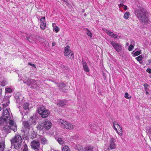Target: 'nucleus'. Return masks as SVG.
<instances>
[{
    "label": "nucleus",
    "instance_id": "52",
    "mask_svg": "<svg viewBox=\"0 0 151 151\" xmlns=\"http://www.w3.org/2000/svg\"><path fill=\"white\" fill-rule=\"evenodd\" d=\"M131 43L132 44H134V42L133 40H131Z\"/></svg>",
    "mask_w": 151,
    "mask_h": 151
},
{
    "label": "nucleus",
    "instance_id": "43",
    "mask_svg": "<svg viewBox=\"0 0 151 151\" xmlns=\"http://www.w3.org/2000/svg\"><path fill=\"white\" fill-rule=\"evenodd\" d=\"M129 96V94L128 93H125V96L124 97H125L127 99H129V97H128Z\"/></svg>",
    "mask_w": 151,
    "mask_h": 151
},
{
    "label": "nucleus",
    "instance_id": "7",
    "mask_svg": "<svg viewBox=\"0 0 151 151\" xmlns=\"http://www.w3.org/2000/svg\"><path fill=\"white\" fill-rule=\"evenodd\" d=\"M18 142H15L13 141L11 143L12 146H14L15 149L17 150H19L20 148L22 143V142H21V139L20 137L19 138H18Z\"/></svg>",
    "mask_w": 151,
    "mask_h": 151
},
{
    "label": "nucleus",
    "instance_id": "18",
    "mask_svg": "<svg viewBox=\"0 0 151 151\" xmlns=\"http://www.w3.org/2000/svg\"><path fill=\"white\" fill-rule=\"evenodd\" d=\"M41 140V143L45 145L47 144L48 140L46 139L44 137H41L40 139Z\"/></svg>",
    "mask_w": 151,
    "mask_h": 151
},
{
    "label": "nucleus",
    "instance_id": "35",
    "mask_svg": "<svg viewBox=\"0 0 151 151\" xmlns=\"http://www.w3.org/2000/svg\"><path fill=\"white\" fill-rule=\"evenodd\" d=\"M65 85L63 83H60L59 85V87L60 89H62L63 88L65 87Z\"/></svg>",
    "mask_w": 151,
    "mask_h": 151
},
{
    "label": "nucleus",
    "instance_id": "41",
    "mask_svg": "<svg viewBox=\"0 0 151 151\" xmlns=\"http://www.w3.org/2000/svg\"><path fill=\"white\" fill-rule=\"evenodd\" d=\"M5 91L6 93H11L12 91V90L10 88H6Z\"/></svg>",
    "mask_w": 151,
    "mask_h": 151
},
{
    "label": "nucleus",
    "instance_id": "44",
    "mask_svg": "<svg viewBox=\"0 0 151 151\" xmlns=\"http://www.w3.org/2000/svg\"><path fill=\"white\" fill-rule=\"evenodd\" d=\"M37 128L38 129H39V130H41L42 128V127L41 125H39L37 126Z\"/></svg>",
    "mask_w": 151,
    "mask_h": 151
},
{
    "label": "nucleus",
    "instance_id": "16",
    "mask_svg": "<svg viewBox=\"0 0 151 151\" xmlns=\"http://www.w3.org/2000/svg\"><path fill=\"white\" fill-rule=\"evenodd\" d=\"M67 102L64 100H60L58 103V105L59 106H63L66 104Z\"/></svg>",
    "mask_w": 151,
    "mask_h": 151
},
{
    "label": "nucleus",
    "instance_id": "27",
    "mask_svg": "<svg viewBox=\"0 0 151 151\" xmlns=\"http://www.w3.org/2000/svg\"><path fill=\"white\" fill-rule=\"evenodd\" d=\"M70 149L67 145L64 146L62 149V151H70Z\"/></svg>",
    "mask_w": 151,
    "mask_h": 151
},
{
    "label": "nucleus",
    "instance_id": "40",
    "mask_svg": "<svg viewBox=\"0 0 151 151\" xmlns=\"http://www.w3.org/2000/svg\"><path fill=\"white\" fill-rule=\"evenodd\" d=\"M146 132L149 134H151V128H147L146 129Z\"/></svg>",
    "mask_w": 151,
    "mask_h": 151
},
{
    "label": "nucleus",
    "instance_id": "37",
    "mask_svg": "<svg viewBox=\"0 0 151 151\" xmlns=\"http://www.w3.org/2000/svg\"><path fill=\"white\" fill-rule=\"evenodd\" d=\"M28 148L27 144H25L23 146V151H27Z\"/></svg>",
    "mask_w": 151,
    "mask_h": 151
},
{
    "label": "nucleus",
    "instance_id": "14",
    "mask_svg": "<svg viewBox=\"0 0 151 151\" xmlns=\"http://www.w3.org/2000/svg\"><path fill=\"white\" fill-rule=\"evenodd\" d=\"M82 64L84 70L86 72H89L90 70L87 63L85 61H82Z\"/></svg>",
    "mask_w": 151,
    "mask_h": 151
},
{
    "label": "nucleus",
    "instance_id": "23",
    "mask_svg": "<svg viewBox=\"0 0 151 151\" xmlns=\"http://www.w3.org/2000/svg\"><path fill=\"white\" fill-rule=\"evenodd\" d=\"M5 147V142H4L0 143V151H4Z\"/></svg>",
    "mask_w": 151,
    "mask_h": 151
},
{
    "label": "nucleus",
    "instance_id": "30",
    "mask_svg": "<svg viewBox=\"0 0 151 151\" xmlns=\"http://www.w3.org/2000/svg\"><path fill=\"white\" fill-rule=\"evenodd\" d=\"M76 148L79 151H83V147L80 145H78L76 147Z\"/></svg>",
    "mask_w": 151,
    "mask_h": 151
},
{
    "label": "nucleus",
    "instance_id": "32",
    "mask_svg": "<svg viewBox=\"0 0 151 151\" xmlns=\"http://www.w3.org/2000/svg\"><path fill=\"white\" fill-rule=\"evenodd\" d=\"M142 58V55H140L135 58V59L139 62L141 61Z\"/></svg>",
    "mask_w": 151,
    "mask_h": 151
},
{
    "label": "nucleus",
    "instance_id": "31",
    "mask_svg": "<svg viewBox=\"0 0 151 151\" xmlns=\"http://www.w3.org/2000/svg\"><path fill=\"white\" fill-rule=\"evenodd\" d=\"M67 58H70V59H73L74 58V55L73 52H72L69 55H68V56H66Z\"/></svg>",
    "mask_w": 151,
    "mask_h": 151
},
{
    "label": "nucleus",
    "instance_id": "50",
    "mask_svg": "<svg viewBox=\"0 0 151 151\" xmlns=\"http://www.w3.org/2000/svg\"><path fill=\"white\" fill-rule=\"evenodd\" d=\"M15 98H16V99L17 101H18V100L19 98V97L18 96H15Z\"/></svg>",
    "mask_w": 151,
    "mask_h": 151
},
{
    "label": "nucleus",
    "instance_id": "57",
    "mask_svg": "<svg viewBox=\"0 0 151 151\" xmlns=\"http://www.w3.org/2000/svg\"><path fill=\"white\" fill-rule=\"evenodd\" d=\"M1 90H0V95L1 94Z\"/></svg>",
    "mask_w": 151,
    "mask_h": 151
},
{
    "label": "nucleus",
    "instance_id": "1",
    "mask_svg": "<svg viewBox=\"0 0 151 151\" xmlns=\"http://www.w3.org/2000/svg\"><path fill=\"white\" fill-rule=\"evenodd\" d=\"M7 102L6 104L3 103V105L4 106L3 111L2 115V116L5 118L7 119V120H9V124L8 126H5L4 127V129L6 130V132H9V129L13 130L14 132H15L17 131V127L14 122L12 120H10V110L8 108H6V107L8 106V104L9 103V100L7 99Z\"/></svg>",
    "mask_w": 151,
    "mask_h": 151
},
{
    "label": "nucleus",
    "instance_id": "28",
    "mask_svg": "<svg viewBox=\"0 0 151 151\" xmlns=\"http://www.w3.org/2000/svg\"><path fill=\"white\" fill-rule=\"evenodd\" d=\"M85 30L86 31V34L88 35L91 37H92V34L91 33V32L88 30V29L87 28H86L85 29Z\"/></svg>",
    "mask_w": 151,
    "mask_h": 151
},
{
    "label": "nucleus",
    "instance_id": "46",
    "mask_svg": "<svg viewBox=\"0 0 151 151\" xmlns=\"http://www.w3.org/2000/svg\"><path fill=\"white\" fill-rule=\"evenodd\" d=\"M146 71L149 73H151V69L148 68L147 69Z\"/></svg>",
    "mask_w": 151,
    "mask_h": 151
},
{
    "label": "nucleus",
    "instance_id": "54",
    "mask_svg": "<svg viewBox=\"0 0 151 151\" xmlns=\"http://www.w3.org/2000/svg\"><path fill=\"white\" fill-rule=\"evenodd\" d=\"M140 64H142V62L141 61L139 62Z\"/></svg>",
    "mask_w": 151,
    "mask_h": 151
},
{
    "label": "nucleus",
    "instance_id": "62",
    "mask_svg": "<svg viewBox=\"0 0 151 151\" xmlns=\"http://www.w3.org/2000/svg\"><path fill=\"white\" fill-rule=\"evenodd\" d=\"M9 151V150H7V151Z\"/></svg>",
    "mask_w": 151,
    "mask_h": 151
},
{
    "label": "nucleus",
    "instance_id": "3",
    "mask_svg": "<svg viewBox=\"0 0 151 151\" xmlns=\"http://www.w3.org/2000/svg\"><path fill=\"white\" fill-rule=\"evenodd\" d=\"M37 111L39 114L43 118L47 117L50 113L49 110L44 106L39 107Z\"/></svg>",
    "mask_w": 151,
    "mask_h": 151
},
{
    "label": "nucleus",
    "instance_id": "17",
    "mask_svg": "<svg viewBox=\"0 0 151 151\" xmlns=\"http://www.w3.org/2000/svg\"><path fill=\"white\" fill-rule=\"evenodd\" d=\"M4 122L9 123V120H7V119L1 116L0 118V124H3Z\"/></svg>",
    "mask_w": 151,
    "mask_h": 151
},
{
    "label": "nucleus",
    "instance_id": "56",
    "mask_svg": "<svg viewBox=\"0 0 151 151\" xmlns=\"http://www.w3.org/2000/svg\"><path fill=\"white\" fill-rule=\"evenodd\" d=\"M64 1L65 2H66L67 0H64Z\"/></svg>",
    "mask_w": 151,
    "mask_h": 151
},
{
    "label": "nucleus",
    "instance_id": "6",
    "mask_svg": "<svg viewBox=\"0 0 151 151\" xmlns=\"http://www.w3.org/2000/svg\"><path fill=\"white\" fill-rule=\"evenodd\" d=\"M109 43L114 48L117 52L120 51L122 50V46L114 41L111 40Z\"/></svg>",
    "mask_w": 151,
    "mask_h": 151
},
{
    "label": "nucleus",
    "instance_id": "13",
    "mask_svg": "<svg viewBox=\"0 0 151 151\" xmlns=\"http://www.w3.org/2000/svg\"><path fill=\"white\" fill-rule=\"evenodd\" d=\"M72 52L70 50V47L69 46H67L65 47L64 52V55L66 56Z\"/></svg>",
    "mask_w": 151,
    "mask_h": 151
},
{
    "label": "nucleus",
    "instance_id": "9",
    "mask_svg": "<svg viewBox=\"0 0 151 151\" xmlns=\"http://www.w3.org/2000/svg\"><path fill=\"white\" fill-rule=\"evenodd\" d=\"M30 125L27 122L24 121L23 123L22 131L23 132L27 133L29 129Z\"/></svg>",
    "mask_w": 151,
    "mask_h": 151
},
{
    "label": "nucleus",
    "instance_id": "34",
    "mask_svg": "<svg viewBox=\"0 0 151 151\" xmlns=\"http://www.w3.org/2000/svg\"><path fill=\"white\" fill-rule=\"evenodd\" d=\"M27 39V40L30 42H32L33 41V37L32 36H30V37H26Z\"/></svg>",
    "mask_w": 151,
    "mask_h": 151
},
{
    "label": "nucleus",
    "instance_id": "21",
    "mask_svg": "<svg viewBox=\"0 0 151 151\" xmlns=\"http://www.w3.org/2000/svg\"><path fill=\"white\" fill-rule=\"evenodd\" d=\"M117 132H116L119 135H122L123 132L122 127L120 126H117Z\"/></svg>",
    "mask_w": 151,
    "mask_h": 151
},
{
    "label": "nucleus",
    "instance_id": "25",
    "mask_svg": "<svg viewBox=\"0 0 151 151\" xmlns=\"http://www.w3.org/2000/svg\"><path fill=\"white\" fill-rule=\"evenodd\" d=\"M117 126H120L116 122H114L113 123V126L116 132H117Z\"/></svg>",
    "mask_w": 151,
    "mask_h": 151
},
{
    "label": "nucleus",
    "instance_id": "4",
    "mask_svg": "<svg viewBox=\"0 0 151 151\" xmlns=\"http://www.w3.org/2000/svg\"><path fill=\"white\" fill-rule=\"evenodd\" d=\"M24 83H27L29 86H31L32 87L35 89L38 90L39 88L37 85L36 81L34 80L28 79Z\"/></svg>",
    "mask_w": 151,
    "mask_h": 151
},
{
    "label": "nucleus",
    "instance_id": "24",
    "mask_svg": "<svg viewBox=\"0 0 151 151\" xmlns=\"http://www.w3.org/2000/svg\"><path fill=\"white\" fill-rule=\"evenodd\" d=\"M56 140L60 145H63L64 143V140L61 138L59 137H56L55 138Z\"/></svg>",
    "mask_w": 151,
    "mask_h": 151
},
{
    "label": "nucleus",
    "instance_id": "11",
    "mask_svg": "<svg viewBox=\"0 0 151 151\" xmlns=\"http://www.w3.org/2000/svg\"><path fill=\"white\" fill-rule=\"evenodd\" d=\"M43 127L46 129H49L52 126V123L49 120L43 122Z\"/></svg>",
    "mask_w": 151,
    "mask_h": 151
},
{
    "label": "nucleus",
    "instance_id": "55",
    "mask_svg": "<svg viewBox=\"0 0 151 151\" xmlns=\"http://www.w3.org/2000/svg\"><path fill=\"white\" fill-rule=\"evenodd\" d=\"M146 93L147 94H148V93L147 92V91H146Z\"/></svg>",
    "mask_w": 151,
    "mask_h": 151
},
{
    "label": "nucleus",
    "instance_id": "60",
    "mask_svg": "<svg viewBox=\"0 0 151 151\" xmlns=\"http://www.w3.org/2000/svg\"><path fill=\"white\" fill-rule=\"evenodd\" d=\"M149 62L150 63V61H149Z\"/></svg>",
    "mask_w": 151,
    "mask_h": 151
},
{
    "label": "nucleus",
    "instance_id": "45",
    "mask_svg": "<svg viewBox=\"0 0 151 151\" xmlns=\"http://www.w3.org/2000/svg\"><path fill=\"white\" fill-rule=\"evenodd\" d=\"M28 65H30V66H32L34 67L35 68H36V65L35 64H32L31 63H28Z\"/></svg>",
    "mask_w": 151,
    "mask_h": 151
},
{
    "label": "nucleus",
    "instance_id": "22",
    "mask_svg": "<svg viewBox=\"0 0 151 151\" xmlns=\"http://www.w3.org/2000/svg\"><path fill=\"white\" fill-rule=\"evenodd\" d=\"M103 30L105 31L106 32V33L109 36H113V35L114 33L111 32L110 30L106 29L105 28H103Z\"/></svg>",
    "mask_w": 151,
    "mask_h": 151
},
{
    "label": "nucleus",
    "instance_id": "10",
    "mask_svg": "<svg viewBox=\"0 0 151 151\" xmlns=\"http://www.w3.org/2000/svg\"><path fill=\"white\" fill-rule=\"evenodd\" d=\"M115 140L114 138H111L109 142V148L111 149H115L116 145L115 143Z\"/></svg>",
    "mask_w": 151,
    "mask_h": 151
},
{
    "label": "nucleus",
    "instance_id": "33",
    "mask_svg": "<svg viewBox=\"0 0 151 151\" xmlns=\"http://www.w3.org/2000/svg\"><path fill=\"white\" fill-rule=\"evenodd\" d=\"M141 53V50H139L138 51H136L134 52V56H137L139 55V54H140Z\"/></svg>",
    "mask_w": 151,
    "mask_h": 151
},
{
    "label": "nucleus",
    "instance_id": "36",
    "mask_svg": "<svg viewBox=\"0 0 151 151\" xmlns=\"http://www.w3.org/2000/svg\"><path fill=\"white\" fill-rule=\"evenodd\" d=\"M7 83L6 81V80H3L1 83V84L3 86H5Z\"/></svg>",
    "mask_w": 151,
    "mask_h": 151
},
{
    "label": "nucleus",
    "instance_id": "19",
    "mask_svg": "<svg viewBox=\"0 0 151 151\" xmlns=\"http://www.w3.org/2000/svg\"><path fill=\"white\" fill-rule=\"evenodd\" d=\"M52 26L53 31H55L56 33L58 32L60 29L59 28L56 26L55 24V23H52Z\"/></svg>",
    "mask_w": 151,
    "mask_h": 151
},
{
    "label": "nucleus",
    "instance_id": "58",
    "mask_svg": "<svg viewBox=\"0 0 151 151\" xmlns=\"http://www.w3.org/2000/svg\"><path fill=\"white\" fill-rule=\"evenodd\" d=\"M86 14H84V16H86Z\"/></svg>",
    "mask_w": 151,
    "mask_h": 151
},
{
    "label": "nucleus",
    "instance_id": "42",
    "mask_svg": "<svg viewBox=\"0 0 151 151\" xmlns=\"http://www.w3.org/2000/svg\"><path fill=\"white\" fill-rule=\"evenodd\" d=\"M40 21L41 23L45 22V17H44L41 18L40 19Z\"/></svg>",
    "mask_w": 151,
    "mask_h": 151
},
{
    "label": "nucleus",
    "instance_id": "51",
    "mask_svg": "<svg viewBox=\"0 0 151 151\" xmlns=\"http://www.w3.org/2000/svg\"><path fill=\"white\" fill-rule=\"evenodd\" d=\"M55 45V42H53L52 43V46H54Z\"/></svg>",
    "mask_w": 151,
    "mask_h": 151
},
{
    "label": "nucleus",
    "instance_id": "8",
    "mask_svg": "<svg viewBox=\"0 0 151 151\" xmlns=\"http://www.w3.org/2000/svg\"><path fill=\"white\" fill-rule=\"evenodd\" d=\"M31 146L33 149L37 151L40 148V143L39 142L34 140L31 142Z\"/></svg>",
    "mask_w": 151,
    "mask_h": 151
},
{
    "label": "nucleus",
    "instance_id": "12",
    "mask_svg": "<svg viewBox=\"0 0 151 151\" xmlns=\"http://www.w3.org/2000/svg\"><path fill=\"white\" fill-rule=\"evenodd\" d=\"M23 108L24 111L21 112L23 116L26 115L28 113V111L29 109V104L27 103L24 104L23 106Z\"/></svg>",
    "mask_w": 151,
    "mask_h": 151
},
{
    "label": "nucleus",
    "instance_id": "48",
    "mask_svg": "<svg viewBox=\"0 0 151 151\" xmlns=\"http://www.w3.org/2000/svg\"><path fill=\"white\" fill-rule=\"evenodd\" d=\"M124 6L123 4H119V7H122Z\"/></svg>",
    "mask_w": 151,
    "mask_h": 151
},
{
    "label": "nucleus",
    "instance_id": "49",
    "mask_svg": "<svg viewBox=\"0 0 151 151\" xmlns=\"http://www.w3.org/2000/svg\"><path fill=\"white\" fill-rule=\"evenodd\" d=\"M124 9L126 10L127 9V6L126 5H124Z\"/></svg>",
    "mask_w": 151,
    "mask_h": 151
},
{
    "label": "nucleus",
    "instance_id": "5",
    "mask_svg": "<svg viewBox=\"0 0 151 151\" xmlns=\"http://www.w3.org/2000/svg\"><path fill=\"white\" fill-rule=\"evenodd\" d=\"M60 124L64 126L65 128L69 130L73 129H74V126L71 124L68 123L66 121L60 119L59 121Z\"/></svg>",
    "mask_w": 151,
    "mask_h": 151
},
{
    "label": "nucleus",
    "instance_id": "38",
    "mask_svg": "<svg viewBox=\"0 0 151 151\" xmlns=\"http://www.w3.org/2000/svg\"><path fill=\"white\" fill-rule=\"evenodd\" d=\"M134 48V46L132 45H130L128 48V50L129 51H131Z\"/></svg>",
    "mask_w": 151,
    "mask_h": 151
},
{
    "label": "nucleus",
    "instance_id": "39",
    "mask_svg": "<svg viewBox=\"0 0 151 151\" xmlns=\"http://www.w3.org/2000/svg\"><path fill=\"white\" fill-rule=\"evenodd\" d=\"M112 37L114 38H119L120 37V36H118L117 35L113 34Z\"/></svg>",
    "mask_w": 151,
    "mask_h": 151
},
{
    "label": "nucleus",
    "instance_id": "59",
    "mask_svg": "<svg viewBox=\"0 0 151 151\" xmlns=\"http://www.w3.org/2000/svg\"><path fill=\"white\" fill-rule=\"evenodd\" d=\"M134 52V51H133V52H132V54H133Z\"/></svg>",
    "mask_w": 151,
    "mask_h": 151
},
{
    "label": "nucleus",
    "instance_id": "61",
    "mask_svg": "<svg viewBox=\"0 0 151 151\" xmlns=\"http://www.w3.org/2000/svg\"><path fill=\"white\" fill-rule=\"evenodd\" d=\"M149 62L150 63V61H149Z\"/></svg>",
    "mask_w": 151,
    "mask_h": 151
},
{
    "label": "nucleus",
    "instance_id": "53",
    "mask_svg": "<svg viewBox=\"0 0 151 151\" xmlns=\"http://www.w3.org/2000/svg\"><path fill=\"white\" fill-rule=\"evenodd\" d=\"M129 45V43H128V42H127V43H126V45Z\"/></svg>",
    "mask_w": 151,
    "mask_h": 151
},
{
    "label": "nucleus",
    "instance_id": "2",
    "mask_svg": "<svg viewBox=\"0 0 151 151\" xmlns=\"http://www.w3.org/2000/svg\"><path fill=\"white\" fill-rule=\"evenodd\" d=\"M135 14L139 20L145 24H148L150 21L146 10L144 8L140 7L135 11Z\"/></svg>",
    "mask_w": 151,
    "mask_h": 151
},
{
    "label": "nucleus",
    "instance_id": "47",
    "mask_svg": "<svg viewBox=\"0 0 151 151\" xmlns=\"http://www.w3.org/2000/svg\"><path fill=\"white\" fill-rule=\"evenodd\" d=\"M144 86L145 88V89L146 90L147 88V87L148 86V84L147 83L144 84Z\"/></svg>",
    "mask_w": 151,
    "mask_h": 151
},
{
    "label": "nucleus",
    "instance_id": "29",
    "mask_svg": "<svg viewBox=\"0 0 151 151\" xmlns=\"http://www.w3.org/2000/svg\"><path fill=\"white\" fill-rule=\"evenodd\" d=\"M46 26V22H44L41 23L40 24V27L41 29H44L45 28Z\"/></svg>",
    "mask_w": 151,
    "mask_h": 151
},
{
    "label": "nucleus",
    "instance_id": "15",
    "mask_svg": "<svg viewBox=\"0 0 151 151\" xmlns=\"http://www.w3.org/2000/svg\"><path fill=\"white\" fill-rule=\"evenodd\" d=\"M20 137V139H21V142H22V139L21 136L18 134H16L15 136L11 140V143L12 142L14 141L15 142H18V138H19Z\"/></svg>",
    "mask_w": 151,
    "mask_h": 151
},
{
    "label": "nucleus",
    "instance_id": "20",
    "mask_svg": "<svg viewBox=\"0 0 151 151\" xmlns=\"http://www.w3.org/2000/svg\"><path fill=\"white\" fill-rule=\"evenodd\" d=\"M93 146L89 145L84 148V150L85 151H93Z\"/></svg>",
    "mask_w": 151,
    "mask_h": 151
},
{
    "label": "nucleus",
    "instance_id": "26",
    "mask_svg": "<svg viewBox=\"0 0 151 151\" xmlns=\"http://www.w3.org/2000/svg\"><path fill=\"white\" fill-rule=\"evenodd\" d=\"M130 14L129 12H126L124 14V17L125 19H127L129 18Z\"/></svg>",
    "mask_w": 151,
    "mask_h": 151
}]
</instances>
